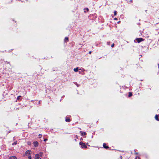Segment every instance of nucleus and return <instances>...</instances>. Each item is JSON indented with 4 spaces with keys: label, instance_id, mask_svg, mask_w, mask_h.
<instances>
[{
    "label": "nucleus",
    "instance_id": "nucleus-12",
    "mask_svg": "<svg viewBox=\"0 0 159 159\" xmlns=\"http://www.w3.org/2000/svg\"><path fill=\"white\" fill-rule=\"evenodd\" d=\"M74 71L75 72H77L78 71V67L75 68L74 69Z\"/></svg>",
    "mask_w": 159,
    "mask_h": 159
},
{
    "label": "nucleus",
    "instance_id": "nucleus-9",
    "mask_svg": "<svg viewBox=\"0 0 159 159\" xmlns=\"http://www.w3.org/2000/svg\"><path fill=\"white\" fill-rule=\"evenodd\" d=\"M80 133H81V136H83V135H86V133L85 132H82V131H80Z\"/></svg>",
    "mask_w": 159,
    "mask_h": 159
},
{
    "label": "nucleus",
    "instance_id": "nucleus-23",
    "mask_svg": "<svg viewBox=\"0 0 159 159\" xmlns=\"http://www.w3.org/2000/svg\"><path fill=\"white\" fill-rule=\"evenodd\" d=\"M107 44L108 45H110V42H107Z\"/></svg>",
    "mask_w": 159,
    "mask_h": 159
},
{
    "label": "nucleus",
    "instance_id": "nucleus-7",
    "mask_svg": "<svg viewBox=\"0 0 159 159\" xmlns=\"http://www.w3.org/2000/svg\"><path fill=\"white\" fill-rule=\"evenodd\" d=\"M9 159H17V158L16 157L13 156L10 157Z\"/></svg>",
    "mask_w": 159,
    "mask_h": 159
},
{
    "label": "nucleus",
    "instance_id": "nucleus-27",
    "mask_svg": "<svg viewBox=\"0 0 159 159\" xmlns=\"http://www.w3.org/2000/svg\"><path fill=\"white\" fill-rule=\"evenodd\" d=\"M79 74H80L81 73V72L80 71H79Z\"/></svg>",
    "mask_w": 159,
    "mask_h": 159
},
{
    "label": "nucleus",
    "instance_id": "nucleus-4",
    "mask_svg": "<svg viewBox=\"0 0 159 159\" xmlns=\"http://www.w3.org/2000/svg\"><path fill=\"white\" fill-rule=\"evenodd\" d=\"M34 144L35 147H37L39 143L37 141H35L34 142Z\"/></svg>",
    "mask_w": 159,
    "mask_h": 159
},
{
    "label": "nucleus",
    "instance_id": "nucleus-30",
    "mask_svg": "<svg viewBox=\"0 0 159 159\" xmlns=\"http://www.w3.org/2000/svg\"><path fill=\"white\" fill-rule=\"evenodd\" d=\"M158 67L159 68V64H158Z\"/></svg>",
    "mask_w": 159,
    "mask_h": 159
},
{
    "label": "nucleus",
    "instance_id": "nucleus-17",
    "mask_svg": "<svg viewBox=\"0 0 159 159\" xmlns=\"http://www.w3.org/2000/svg\"><path fill=\"white\" fill-rule=\"evenodd\" d=\"M116 14H117V12L116 11H115L114 12V15L116 16Z\"/></svg>",
    "mask_w": 159,
    "mask_h": 159
},
{
    "label": "nucleus",
    "instance_id": "nucleus-5",
    "mask_svg": "<svg viewBox=\"0 0 159 159\" xmlns=\"http://www.w3.org/2000/svg\"><path fill=\"white\" fill-rule=\"evenodd\" d=\"M39 154H36L35 157V159H39Z\"/></svg>",
    "mask_w": 159,
    "mask_h": 159
},
{
    "label": "nucleus",
    "instance_id": "nucleus-3",
    "mask_svg": "<svg viewBox=\"0 0 159 159\" xmlns=\"http://www.w3.org/2000/svg\"><path fill=\"white\" fill-rule=\"evenodd\" d=\"M30 152L31 151L30 150L26 151L25 152V155L26 156L29 155L30 154Z\"/></svg>",
    "mask_w": 159,
    "mask_h": 159
},
{
    "label": "nucleus",
    "instance_id": "nucleus-24",
    "mask_svg": "<svg viewBox=\"0 0 159 159\" xmlns=\"http://www.w3.org/2000/svg\"><path fill=\"white\" fill-rule=\"evenodd\" d=\"M89 54H90L91 53V51H90L89 52Z\"/></svg>",
    "mask_w": 159,
    "mask_h": 159
},
{
    "label": "nucleus",
    "instance_id": "nucleus-25",
    "mask_svg": "<svg viewBox=\"0 0 159 159\" xmlns=\"http://www.w3.org/2000/svg\"><path fill=\"white\" fill-rule=\"evenodd\" d=\"M114 20H117V18H115Z\"/></svg>",
    "mask_w": 159,
    "mask_h": 159
},
{
    "label": "nucleus",
    "instance_id": "nucleus-11",
    "mask_svg": "<svg viewBox=\"0 0 159 159\" xmlns=\"http://www.w3.org/2000/svg\"><path fill=\"white\" fill-rule=\"evenodd\" d=\"M64 41L65 42H68V38L67 37H65L64 39Z\"/></svg>",
    "mask_w": 159,
    "mask_h": 159
},
{
    "label": "nucleus",
    "instance_id": "nucleus-22",
    "mask_svg": "<svg viewBox=\"0 0 159 159\" xmlns=\"http://www.w3.org/2000/svg\"><path fill=\"white\" fill-rule=\"evenodd\" d=\"M47 140V139H45L44 140L45 142Z\"/></svg>",
    "mask_w": 159,
    "mask_h": 159
},
{
    "label": "nucleus",
    "instance_id": "nucleus-26",
    "mask_svg": "<svg viewBox=\"0 0 159 159\" xmlns=\"http://www.w3.org/2000/svg\"><path fill=\"white\" fill-rule=\"evenodd\" d=\"M120 159H122V156H120Z\"/></svg>",
    "mask_w": 159,
    "mask_h": 159
},
{
    "label": "nucleus",
    "instance_id": "nucleus-14",
    "mask_svg": "<svg viewBox=\"0 0 159 159\" xmlns=\"http://www.w3.org/2000/svg\"><path fill=\"white\" fill-rule=\"evenodd\" d=\"M17 143V142L16 141H15L14 143H12V145H16Z\"/></svg>",
    "mask_w": 159,
    "mask_h": 159
},
{
    "label": "nucleus",
    "instance_id": "nucleus-29",
    "mask_svg": "<svg viewBox=\"0 0 159 159\" xmlns=\"http://www.w3.org/2000/svg\"><path fill=\"white\" fill-rule=\"evenodd\" d=\"M135 154H137V153H136V152H135Z\"/></svg>",
    "mask_w": 159,
    "mask_h": 159
},
{
    "label": "nucleus",
    "instance_id": "nucleus-15",
    "mask_svg": "<svg viewBox=\"0 0 159 159\" xmlns=\"http://www.w3.org/2000/svg\"><path fill=\"white\" fill-rule=\"evenodd\" d=\"M132 95V93L131 92H129V97H131Z\"/></svg>",
    "mask_w": 159,
    "mask_h": 159
},
{
    "label": "nucleus",
    "instance_id": "nucleus-13",
    "mask_svg": "<svg viewBox=\"0 0 159 159\" xmlns=\"http://www.w3.org/2000/svg\"><path fill=\"white\" fill-rule=\"evenodd\" d=\"M70 119L68 118H66V121L67 122H69L70 121Z\"/></svg>",
    "mask_w": 159,
    "mask_h": 159
},
{
    "label": "nucleus",
    "instance_id": "nucleus-2",
    "mask_svg": "<svg viewBox=\"0 0 159 159\" xmlns=\"http://www.w3.org/2000/svg\"><path fill=\"white\" fill-rule=\"evenodd\" d=\"M136 40L137 41L138 43H139L143 41V39L142 38H137Z\"/></svg>",
    "mask_w": 159,
    "mask_h": 159
},
{
    "label": "nucleus",
    "instance_id": "nucleus-28",
    "mask_svg": "<svg viewBox=\"0 0 159 159\" xmlns=\"http://www.w3.org/2000/svg\"><path fill=\"white\" fill-rule=\"evenodd\" d=\"M21 96H19L18 97H18H20Z\"/></svg>",
    "mask_w": 159,
    "mask_h": 159
},
{
    "label": "nucleus",
    "instance_id": "nucleus-20",
    "mask_svg": "<svg viewBox=\"0 0 159 159\" xmlns=\"http://www.w3.org/2000/svg\"><path fill=\"white\" fill-rule=\"evenodd\" d=\"M39 138H40L42 137V135L41 134H39Z\"/></svg>",
    "mask_w": 159,
    "mask_h": 159
},
{
    "label": "nucleus",
    "instance_id": "nucleus-16",
    "mask_svg": "<svg viewBox=\"0 0 159 159\" xmlns=\"http://www.w3.org/2000/svg\"><path fill=\"white\" fill-rule=\"evenodd\" d=\"M39 154V156L40 155L41 156H42L43 154V153L42 152H40Z\"/></svg>",
    "mask_w": 159,
    "mask_h": 159
},
{
    "label": "nucleus",
    "instance_id": "nucleus-31",
    "mask_svg": "<svg viewBox=\"0 0 159 159\" xmlns=\"http://www.w3.org/2000/svg\"><path fill=\"white\" fill-rule=\"evenodd\" d=\"M77 86H78V84L77 85Z\"/></svg>",
    "mask_w": 159,
    "mask_h": 159
},
{
    "label": "nucleus",
    "instance_id": "nucleus-6",
    "mask_svg": "<svg viewBox=\"0 0 159 159\" xmlns=\"http://www.w3.org/2000/svg\"><path fill=\"white\" fill-rule=\"evenodd\" d=\"M103 147L104 148L106 149H107L108 148V147L107 146H106V144L105 143H104L103 144Z\"/></svg>",
    "mask_w": 159,
    "mask_h": 159
},
{
    "label": "nucleus",
    "instance_id": "nucleus-10",
    "mask_svg": "<svg viewBox=\"0 0 159 159\" xmlns=\"http://www.w3.org/2000/svg\"><path fill=\"white\" fill-rule=\"evenodd\" d=\"M155 118L156 120L159 121V119L158 118V116L157 115H156L155 116Z\"/></svg>",
    "mask_w": 159,
    "mask_h": 159
},
{
    "label": "nucleus",
    "instance_id": "nucleus-8",
    "mask_svg": "<svg viewBox=\"0 0 159 159\" xmlns=\"http://www.w3.org/2000/svg\"><path fill=\"white\" fill-rule=\"evenodd\" d=\"M84 12L85 13H86V12L88 11H89V9H88V8H85L84 9Z\"/></svg>",
    "mask_w": 159,
    "mask_h": 159
},
{
    "label": "nucleus",
    "instance_id": "nucleus-18",
    "mask_svg": "<svg viewBox=\"0 0 159 159\" xmlns=\"http://www.w3.org/2000/svg\"><path fill=\"white\" fill-rule=\"evenodd\" d=\"M29 159H31V156L30 155L28 157Z\"/></svg>",
    "mask_w": 159,
    "mask_h": 159
},
{
    "label": "nucleus",
    "instance_id": "nucleus-1",
    "mask_svg": "<svg viewBox=\"0 0 159 159\" xmlns=\"http://www.w3.org/2000/svg\"><path fill=\"white\" fill-rule=\"evenodd\" d=\"M80 144L81 145V147L82 148H87L85 143H83L82 142H80Z\"/></svg>",
    "mask_w": 159,
    "mask_h": 159
},
{
    "label": "nucleus",
    "instance_id": "nucleus-21",
    "mask_svg": "<svg viewBox=\"0 0 159 159\" xmlns=\"http://www.w3.org/2000/svg\"><path fill=\"white\" fill-rule=\"evenodd\" d=\"M139 157H136L135 158V159H139Z\"/></svg>",
    "mask_w": 159,
    "mask_h": 159
},
{
    "label": "nucleus",
    "instance_id": "nucleus-19",
    "mask_svg": "<svg viewBox=\"0 0 159 159\" xmlns=\"http://www.w3.org/2000/svg\"><path fill=\"white\" fill-rule=\"evenodd\" d=\"M114 44L113 43L111 45V47L113 48L114 47Z\"/></svg>",
    "mask_w": 159,
    "mask_h": 159
}]
</instances>
